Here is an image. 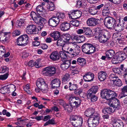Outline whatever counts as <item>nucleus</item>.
I'll list each match as a JSON object with an SVG mask.
<instances>
[{
	"label": "nucleus",
	"instance_id": "obj_1",
	"mask_svg": "<svg viewBox=\"0 0 127 127\" xmlns=\"http://www.w3.org/2000/svg\"><path fill=\"white\" fill-rule=\"evenodd\" d=\"M84 114L86 116L90 117L88 121L89 127H95L98 125L100 117L99 114L95 112L94 109L91 108L87 109Z\"/></svg>",
	"mask_w": 127,
	"mask_h": 127
},
{
	"label": "nucleus",
	"instance_id": "obj_2",
	"mask_svg": "<svg viewBox=\"0 0 127 127\" xmlns=\"http://www.w3.org/2000/svg\"><path fill=\"white\" fill-rule=\"evenodd\" d=\"M95 35L98 38L99 42L105 43L111 37L109 32L106 30H101L99 28H96L94 30Z\"/></svg>",
	"mask_w": 127,
	"mask_h": 127
},
{
	"label": "nucleus",
	"instance_id": "obj_3",
	"mask_svg": "<svg viewBox=\"0 0 127 127\" xmlns=\"http://www.w3.org/2000/svg\"><path fill=\"white\" fill-rule=\"evenodd\" d=\"M98 88L97 86H93L87 91V97L88 99L90 100L91 102L96 101L97 100V97L95 94L98 90Z\"/></svg>",
	"mask_w": 127,
	"mask_h": 127
},
{
	"label": "nucleus",
	"instance_id": "obj_4",
	"mask_svg": "<svg viewBox=\"0 0 127 127\" xmlns=\"http://www.w3.org/2000/svg\"><path fill=\"white\" fill-rule=\"evenodd\" d=\"M101 96L102 98L107 100H111L117 96L116 93L110 90L104 89L101 92Z\"/></svg>",
	"mask_w": 127,
	"mask_h": 127
},
{
	"label": "nucleus",
	"instance_id": "obj_5",
	"mask_svg": "<svg viewBox=\"0 0 127 127\" xmlns=\"http://www.w3.org/2000/svg\"><path fill=\"white\" fill-rule=\"evenodd\" d=\"M36 85L43 93L47 91L48 85L42 78H40L37 80Z\"/></svg>",
	"mask_w": 127,
	"mask_h": 127
},
{
	"label": "nucleus",
	"instance_id": "obj_6",
	"mask_svg": "<svg viewBox=\"0 0 127 127\" xmlns=\"http://www.w3.org/2000/svg\"><path fill=\"white\" fill-rule=\"evenodd\" d=\"M104 24L107 28L110 29L116 24L115 20L113 18L108 17H106L104 21Z\"/></svg>",
	"mask_w": 127,
	"mask_h": 127
},
{
	"label": "nucleus",
	"instance_id": "obj_7",
	"mask_svg": "<svg viewBox=\"0 0 127 127\" xmlns=\"http://www.w3.org/2000/svg\"><path fill=\"white\" fill-rule=\"evenodd\" d=\"M56 68L54 67L49 66L43 68L42 72L45 76H52L56 73Z\"/></svg>",
	"mask_w": 127,
	"mask_h": 127
},
{
	"label": "nucleus",
	"instance_id": "obj_8",
	"mask_svg": "<svg viewBox=\"0 0 127 127\" xmlns=\"http://www.w3.org/2000/svg\"><path fill=\"white\" fill-rule=\"evenodd\" d=\"M28 39V36L27 34L19 36L16 41L18 45L19 46L26 45L28 43L27 41Z\"/></svg>",
	"mask_w": 127,
	"mask_h": 127
},
{
	"label": "nucleus",
	"instance_id": "obj_9",
	"mask_svg": "<svg viewBox=\"0 0 127 127\" xmlns=\"http://www.w3.org/2000/svg\"><path fill=\"white\" fill-rule=\"evenodd\" d=\"M14 89V91L16 90V87L13 84L7 85L3 87L0 89V93L2 94H5L6 93H9L10 90L13 91Z\"/></svg>",
	"mask_w": 127,
	"mask_h": 127
},
{
	"label": "nucleus",
	"instance_id": "obj_10",
	"mask_svg": "<svg viewBox=\"0 0 127 127\" xmlns=\"http://www.w3.org/2000/svg\"><path fill=\"white\" fill-rule=\"evenodd\" d=\"M26 31L29 34L38 33V31L37 30L36 26L33 24L28 25L27 27Z\"/></svg>",
	"mask_w": 127,
	"mask_h": 127
},
{
	"label": "nucleus",
	"instance_id": "obj_11",
	"mask_svg": "<svg viewBox=\"0 0 127 127\" xmlns=\"http://www.w3.org/2000/svg\"><path fill=\"white\" fill-rule=\"evenodd\" d=\"M82 14V12L77 10H73L70 11L68 15L70 18L73 19H77L79 18Z\"/></svg>",
	"mask_w": 127,
	"mask_h": 127
},
{
	"label": "nucleus",
	"instance_id": "obj_12",
	"mask_svg": "<svg viewBox=\"0 0 127 127\" xmlns=\"http://www.w3.org/2000/svg\"><path fill=\"white\" fill-rule=\"evenodd\" d=\"M100 20L99 19L94 17L89 18L87 21L88 25L91 26H94L98 24Z\"/></svg>",
	"mask_w": 127,
	"mask_h": 127
},
{
	"label": "nucleus",
	"instance_id": "obj_13",
	"mask_svg": "<svg viewBox=\"0 0 127 127\" xmlns=\"http://www.w3.org/2000/svg\"><path fill=\"white\" fill-rule=\"evenodd\" d=\"M111 100L112 102V103H111V105L112 107L115 108L116 110H118L121 108L120 101L118 99L114 97Z\"/></svg>",
	"mask_w": 127,
	"mask_h": 127
},
{
	"label": "nucleus",
	"instance_id": "obj_14",
	"mask_svg": "<svg viewBox=\"0 0 127 127\" xmlns=\"http://www.w3.org/2000/svg\"><path fill=\"white\" fill-rule=\"evenodd\" d=\"M48 23L50 26L53 27H55L59 23V20L55 17H52L49 19Z\"/></svg>",
	"mask_w": 127,
	"mask_h": 127
},
{
	"label": "nucleus",
	"instance_id": "obj_15",
	"mask_svg": "<svg viewBox=\"0 0 127 127\" xmlns=\"http://www.w3.org/2000/svg\"><path fill=\"white\" fill-rule=\"evenodd\" d=\"M60 51H56L52 52L49 56L50 59L53 61H57L59 60L60 59Z\"/></svg>",
	"mask_w": 127,
	"mask_h": 127
},
{
	"label": "nucleus",
	"instance_id": "obj_16",
	"mask_svg": "<svg viewBox=\"0 0 127 127\" xmlns=\"http://www.w3.org/2000/svg\"><path fill=\"white\" fill-rule=\"evenodd\" d=\"M94 73L88 72L83 76V79L85 81L90 82L93 80L94 78Z\"/></svg>",
	"mask_w": 127,
	"mask_h": 127
},
{
	"label": "nucleus",
	"instance_id": "obj_17",
	"mask_svg": "<svg viewBox=\"0 0 127 127\" xmlns=\"http://www.w3.org/2000/svg\"><path fill=\"white\" fill-rule=\"evenodd\" d=\"M127 56V54L124 51H120L117 53L116 55L114 56V58L116 60L120 59V58H122L123 60H125Z\"/></svg>",
	"mask_w": 127,
	"mask_h": 127
},
{
	"label": "nucleus",
	"instance_id": "obj_18",
	"mask_svg": "<svg viewBox=\"0 0 127 127\" xmlns=\"http://www.w3.org/2000/svg\"><path fill=\"white\" fill-rule=\"evenodd\" d=\"M107 77V74L105 71H102L98 73V78L100 81H104Z\"/></svg>",
	"mask_w": 127,
	"mask_h": 127
},
{
	"label": "nucleus",
	"instance_id": "obj_19",
	"mask_svg": "<svg viewBox=\"0 0 127 127\" xmlns=\"http://www.w3.org/2000/svg\"><path fill=\"white\" fill-rule=\"evenodd\" d=\"M30 16L35 23L37 24H38L39 22L41 17V16L39 15V14L37 15L35 13L33 12H31Z\"/></svg>",
	"mask_w": 127,
	"mask_h": 127
},
{
	"label": "nucleus",
	"instance_id": "obj_20",
	"mask_svg": "<svg viewBox=\"0 0 127 127\" xmlns=\"http://www.w3.org/2000/svg\"><path fill=\"white\" fill-rule=\"evenodd\" d=\"M61 81L58 79H55L52 80L51 82V87L53 88L59 87Z\"/></svg>",
	"mask_w": 127,
	"mask_h": 127
},
{
	"label": "nucleus",
	"instance_id": "obj_21",
	"mask_svg": "<svg viewBox=\"0 0 127 127\" xmlns=\"http://www.w3.org/2000/svg\"><path fill=\"white\" fill-rule=\"evenodd\" d=\"M63 64L61 65V67L63 70H65L69 67L70 65L71 61L70 60L63 61Z\"/></svg>",
	"mask_w": 127,
	"mask_h": 127
},
{
	"label": "nucleus",
	"instance_id": "obj_22",
	"mask_svg": "<svg viewBox=\"0 0 127 127\" xmlns=\"http://www.w3.org/2000/svg\"><path fill=\"white\" fill-rule=\"evenodd\" d=\"M70 25L68 23L64 22L62 23L60 26L61 30L64 31L68 30L70 28Z\"/></svg>",
	"mask_w": 127,
	"mask_h": 127
},
{
	"label": "nucleus",
	"instance_id": "obj_23",
	"mask_svg": "<svg viewBox=\"0 0 127 127\" xmlns=\"http://www.w3.org/2000/svg\"><path fill=\"white\" fill-rule=\"evenodd\" d=\"M115 53V51L112 49L108 50L106 51L105 53L106 57L108 60H110L113 58L115 56H114Z\"/></svg>",
	"mask_w": 127,
	"mask_h": 127
},
{
	"label": "nucleus",
	"instance_id": "obj_24",
	"mask_svg": "<svg viewBox=\"0 0 127 127\" xmlns=\"http://www.w3.org/2000/svg\"><path fill=\"white\" fill-rule=\"evenodd\" d=\"M91 46V44L89 43H86L84 44L82 46V51L85 53L87 54L89 49Z\"/></svg>",
	"mask_w": 127,
	"mask_h": 127
},
{
	"label": "nucleus",
	"instance_id": "obj_25",
	"mask_svg": "<svg viewBox=\"0 0 127 127\" xmlns=\"http://www.w3.org/2000/svg\"><path fill=\"white\" fill-rule=\"evenodd\" d=\"M73 100L74 102H72V105L77 108L80 105L81 103V100L80 98L77 97L74 98Z\"/></svg>",
	"mask_w": 127,
	"mask_h": 127
},
{
	"label": "nucleus",
	"instance_id": "obj_26",
	"mask_svg": "<svg viewBox=\"0 0 127 127\" xmlns=\"http://www.w3.org/2000/svg\"><path fill=\"white\" fill-rule=\"evenodd\" d=\"M50 36L53 38L54 40H57L60 38L61 36L60 32L57 31H55L50 34Z\"/></svg>",
	"mask_w": 127,
	"mask_h": 127
},
{
	"label": "nucleus",
	"instance_id": "obj_27",
	"mask_svg": "<svg viewBox=\"0 0 127 127\" xmlns=\"http://www.w3.org/2000/svg\"><path fill=\"white\" fill-rule=\"evenodd\" d=\"M77 63L82 66L85 65L86 62L85 59L82 58H79L77 59Z\"/></svg>",
	"mask_w": 127,
	"mask_h": 127
},
{
	"label": "nucleus",
	"instance_id": "obj_28",
	"mask_svg": "<svg viewBox=\"0 0 127 127\" xmlns=\"http://www.w3.org/2000/svg\"><path fill=\"white\" fill-rule=\"evenodd\" d=\"M36 9L37 12H39L40 13V14H43L46 12L45 9L43 6L39 5L36 7Z\"/></svg>",
	"mask_w": 127,
	"mask_h": 127
},
{
	"label": "nucleus",
	"instance_id": "obj_29",
	"mask_svg": "<svg viewBox=\"0 0 127 127\" xmlns=\"http://www.w3.org/2000/svg\"><path fill=\"white\" fill-rule=\"evenodd\" d=\"M113 125L114 127H123L124 124L123 122L119 120H117L113 122Z\"/></svg>",
	"mask_w": 127,
	"mask_h": 127
},
{
	"label": "nucleus",
	"instance_id": "obj_30",
	"mask_svg": "<svg viewBox=\"0 0 127 127\" xmlns=\"http://www.w3.org/2000/svg\"><path fill=\"white\" fill-rule=\"evenodd\" d=\"M122 92L120 95L121 98H122L127 95V86H125L121 89Z\"/></svg>",
	"mask_w": 127,
	"mask_h": 127
},
{
	"label": "nucleus",
	"instance_id": "obj_31",
	"mask_svg": "<svg viewBox=\"0 0 127 127\" xmlns=\"http://www.w3.org/2000/svg\"><path fill=\"white\" fill-rule=\"evenodd\" d=\"M81 118V117L76 115H72L70 118V119L71 121V123L72 125L74 124V123L76 122L77 120Z\"/></svg>",
	"mask_w": 127,
	"mask_h": 127
},
{
	"label": "nucleus",
	"instance_id": "obj_32",
	"mask_svg": "<svg viewBox=\"0 0 127 127\" xmlns=\"http://www.w3.org/2000/svg\"><path fill=\"white\" fill-rule=\"evenodd\" d=\"M72 102L71 103V104L70 105H68L67 104H64L63 107L65 110H67L69 112H71L72 109V108L74 107H75L74 106H73L72 105Z\"/></svg>",
	"mask_w": 127,
	"mask_h": 127
},
{
	"label": "nucleus",
	"instance_id": "obj_33",
	"mask_svg": "<svg viewBox=\"0 0 127 127\" xmlns=\"http://www.w3.org/2000/svg\"><path fill=\"white\" fill-rule=\"evenodd\" d=\"M83 123V120L82 118H81L78 120H77L76 122L74 123L72 125L75 127H81Z\"/></svg>",
	"mask_w": 127,
	"mask_h": 127
},
{
	"label": "nucleus",
	"instance_id": "obj_34",
	"mask_svg": "<svg viewBox=\"0 0 127 127\" xmlns=\"http://www.w3.org/2000/svg\"><path fill=\"white\" fill-rule=\"evenodd\" d=\"M89 12L92 15L96 14L97 12L95 7V6H93L89 8Z\"/></svg>",
	"mask_w": 127,
	"mask_h": 127
},
{
	"label": "nucleus",
	"instance_id": "obj_35",
	"mask_svg": "<svg viewBox=\"0 0 127 127\" xmlns=\"http://www.w3.org/2000/svg\"><path fill=\"white\" fill-rule=\"evenodd\" d=\"M69 84V89L71 91L73 90L75 91L77 88V85L76 84H74L73 82H69L68 84Z\"/></svg>",
	"mask_w": 127,
	"mask_h": 127
},
{
	"label": "nucleus",
	"instance_id": "obj_36",
	"mask_svg": "<svg viewBox=\"0 0 127 127\" xmlns=\"http://www.w3.org/2000/svg\"><path fill=\"white\" fill-rule=\"evenodd\" d=\"M113 27L115 30L117 32H120L123 30L122 26L119 24L117 25L116 24L114 25Z\"/></svg>",
	"mask_w": 127,
	"mask_h": 127
},
{
	"label": "nucleus",
	"instance_id": "obj_37",
	"mask_svg": "<svg viewBox=\"0 0 127 127\" xmlns=\"http://www.w3.org/2000/svg\"><path fill=\"white\" fill-rule=\"evenodd\" d=\"M63 36L64 38V40L66 43L69 42L71 38V36L70 34L67 33L63 34Z\"/></svg>",
	"mask_w": 127,
	"mask_h": 127
},
{
	"label": "nucleus",
	"instance_id": "obj_38",
	"mask_svg": "<svg viewBox=\"0 0 127 127\" xmlns=\"http://www.w3.org/2000/svg\"><path fill=\"white\" fill-rule=\"evenodd\" d=\"M58 18L59 20V22L61 20V19H63L65 17V15L63 13L58 12L56 14V16L55 17Z\"/></svg>",
	"mask_w": 127,
	"mask_h": 127
},
{
	"label": "nucleus",
	"instance_id": "obj_39",
	"mask_svg": "<svg viewBox=\"0 0 127 127\" xmlns=\"http://www.w3.org/2000/svg\"><path fill=\"white\" fill-rule=\"evenodd\" d=\"M109 78L110 80L112 81L113 83L118 78V77L115 73L110 74Z\"/></svg>",
	"mask_w": 127,
	"mask_h": 127
},
{
	"label": "nucleus",
	"instance_id": "obj_40",
	"mask_svg": "<svg viewBox=\"0 0 127 127\" xmlns=\"http://www.w3.org/2000/svg\"><path fill=\"white\" fill-rule=\"evenodd\" d=\"M67 51H65V52L69 54V56L71 57H74V55H76L74 54V53L73 49L72 48H68L67 49Z\"/></svg>",
	"mask_w": 127,
	"mask_h": 127
},
{
	"label": "nucleus",
	"instance_id": "obj_41",
	"mask_svg": "<svg viewBox=\"0 0 127 127\" xmlns=\"http://www.w3.org/2000/svg\"><path fill=\"white\" fill-rule=\"evenodd\" d=\"M60 57L62 58V61H66L67 56L66 53H64L63 51H60Z\"/></svg>",
	"mask_w": 127,
	"mask_h": 127
},
{
	"label": "nucleus",
	"instance_id": "obj_42",
	"mask_svg": "<svg viewBox=\"0 0 127 127\" xmlns=\"http://www.w3.org/2000/svg\"><path fill=\"white\" fill-rule=\"evenodd\" d=\"M84 32L86 35L91 36L92 35V31L90 28L84 27Z\"/></svg>",
	"mask_w": 127,
	"mask_h": 127
},
{
	"label": "nucleus",
	"instance_id": "obj_43",
	"mask_svg": "<svg viewBox=\"0 0 127 127\" xmlns=\"http://www.w3.org/2000/svg\"><path fill=\"white\" fill-rule=\"evenodd\" d=\"M57 45L59 46H62L63 47L65 45L66 43L64 40L60 38L57 40Z\"/></svg>",
	"mask_w": 127,
	"mask_h": 127
},
{
	"label": "nucleus",
	"instance_id": "obj_44",
	"mask_svg": "<svg viewBox=\"0 0 127 127\" xmlns=\"http://www.w3.org/2000/svg\"><path fill=\"white\" fill-rule=\"evenodd\" d=\"M5 36V34L4 33H1L0 34V41L3 43L5 42L7 40Z\"/></svg>",
	"mask_w": 127,
	"mask_h": 127
},
{
	"label": "nucleus",
	"instance_id": "obj_45",
	"mask_svg": "<svg viewBox=\"0 0 127 127\" xmlns=\"http://www.w3.org/2000/svg\"><path fill=\"white\" fill-rule=\"evenodd\" d=\"M70 76L69 74L68 73H66L62 78V81L63 83H65L68 80Z\"/></svg>",
	"mask_w": 127,
	"mask_h": 127
},
{
	"label": "nucleus",
	"instance_id": "obj_46",
	"mask_svg": "<svg viewBox=\"0 0 127 127\" xmlns=\"http://www.w3.org/2000/svg\"><path fill=\"white\" fill-rule=\"evenodd\" d=\"M47 8L49 10L51 11L54 10L55 9L54 3L51 1L48 4V6Z\"/></svg>",
	"mask_w": 127,
	"mask_h": 127
},
{
	"label": "nucleus",
	"instance_id": "obj_47",
	"mask_svg": "<svg viewBox=\"0 0 127 127\" xmlns=\"http://www.w3.org/2000/svg\"><path fill=\"white\" fill-rule=\"evenodd\" d=\"M113 83L116 86L118 87H121L122 85V81L119 78Z\"/></svg>",
	"mask_w": 127,
	"mask_h": 127
},
{
	"label": "nucleus",
	"instance_id": "obj_48",
	"mask_svg": "<svg viewBox=\"0 0 127 127\" xmlns=\"http://www.w3.org/2000/svg\"><path fill=\"white\" fill-rule=\"evenodd\" d=\"M91 45L89 49L87 54H90L94 53L95 51V47L92 44Z\"/></svg>",
	"mask_w": 127,
	"mask_h": 127
},
{
	"label": "nucleus",
	"instance_id": "obj_49",
	"mask_svg": "<svg viewBox=\"0 0 127 127\" xmlns=\"http://www.w3.org/2000/svg\"><path fill=\"white\" fill-rule=\"evenodd\" d=\"M9 68L5 66H3L0 69V72L4 73L5 72L8 73Z\"/></svg>",
	"mask_w": 127,
	"mask_h": 127
},
{
	"label": "nucleus",
	"instance_id": "obj_50",
	"mask_svg": "<svg viewBox=\"0 0 127 127\" xmlns=\"http://www.w3.org/2000/svg\"><path fill=\"white\" fill-rule=\"evenodd\" d=\"M80 22L77 20L72 21L70 22V23L73 26L75 27H78L79 25Z\"/></svg>",
	"mask_w": 127,
	"mask_h": 127
},
{
	"label": "nucleus",
	"instance_id": "obj_51",
	"mask_svg": "<svg viewBox=\"0 0 127 127\" xmlns=\"http://www.w3.org/2000/svg\"><path fill=\"white\" fill-rule=\"evenodd\" d=\"M9 75L8 73H6L0 75V80H4L6 79L8 77Z\"/></svg>",
	"mask_w": 127,
	"mask_h": 127
},
{
	"label": "nucleus",
	"instance_id": "obj_52",
	"mask_svg": "<svg viewBox=\"0 0 127 127\" xmlns=\"http://www.w3.org/2000/svg\"><path fill=\"white\" fill-rule=\"evenodd\" d=\"M83 90L82 89H78L75 90L74 91V93L77 95H79L83 93Z\"/></svg>",
	"mask_w": 127,
	"mask_h": 127
},
{
	"label": "nucleus",
	"instance_id": "obj_53",
	"mask_svg": "<svg viewBox=\"0 0 127 127\" xmlns=\"http://www.w3.org/2000/svg\"><path fill=\"white\" fill-rule=\"evenodd\" d=\"M110 12L108 10L104 9L102 10V14L104 16H108L109 15Z\"/></svg>",
	"mask_w": 127,
	"mask_h": 127
},
{
	"label": "nucleus",
	"instance_id": "obj_54",
	"mask_svg": "<svg viewBox=\"0 0 127 127\" xmlns=\"http://www.w3.org/2000/svg\"><path fill=\"white\" fill-rule=\"evenodd\" d=\"M102 112L105 114H110V110L109 109V107L105 108L102 110Z\"/></svg>",
	"mask_w": 127,
	"mask_h": 127
},
{
	"label": "nucleus",
	"instance_id": "obj_55",
	"mask_svg": "<svg viewBox=\"0 0 127 127\" xmlns=\"http://www.w3.org/2000/svg\"><path fill=\"white\" fill-rule=\"evenodd\" d=\"M38 28H37V30L38 31V32L41 30L43 27V25L42 23H38Z\"/></svg>",
	"mask_w": 127,
	"mask_h": 127
},
{
	"label": "nucleus",
	"instance_id": "obj_56",
	"mask_svg": "<svg viewBox=\"0 0 127 127\" xmlns=\"http://www.w3.org/2000/svg\"><path fill=\"white\" fill-rule=\"evenodd\" d=\"M71 38L72 40L73 41H77L79 39V37L77 35H73L71 36Z\"/></svg>",
	"mask_w": 127,
	"mask_h": 127
},
{
	"label": "nucleus",
	"instance_id": "obj_57",
	"mask_svg": "<svg viewBox=\"0 0 127 127\" xmlns=\"http://www.w3.org/2000/svg\"><path fill=\"white\" fill-rule=\"evenodd\" d=\"M112 70L115 73L120 74L121 73V71L120 68H114Z\"/></svg>",
	"mask_w": 127,
	"mask_h": 127
},
{
	"label": "nucleus",
	"instance_id": "obj_58",
	"mask_svg": "<svg viewBox=\"0 0 127 127\" xmlns=\"http://www.w3.org/2000/svg\"><path fill=\"white\" fill-rule=\"evenodd\" d=\"M40 60H37L35 61L34 62V66H35L36 68H38L39 67V62Z\"/></svg>",
	"mask_w": 127,
	"mask_h": 127
},
{
	"label": "nucleus",
	"instance_id": "obj_59",
	"mask_svg": "<svg viewBox=\"0 0 127 127\" xmlns=\"http://www.w3.org/2000/svg\"><path fill=\"white\" fill-rule=\"evenodd\" d=\"M84 27H83L82 29H80L77 31V32L79 34L83 33L84 32Z\"/></svg>",
	"mask_w": 127,
	"mask_h": 127
},
{
	"label": "nucleus",
	"instance_id": "obj_60",
	"mask_svg": "<svg viewBox=\"0 0 127 127\" xmlns=\"http://www.w3.org/2000/svg\"><path fill=\"white\" fill-rule=\"evenodd\" d=\"M121 35V34L120 32H117L115 33L113 35V37L114 38H116L119 37Z\"/></svg>",
	"mask_w": 127,
	"mask_h": 127
},
{
	"label": "nucleus",
	"instance_id": "obj_61",
	"mask_svg": "<svg viewBox=\"0 0 127 127\" xmlns=\"http://www.w3.org/2000/svg\"><path fill=\"white\" fill-rule=\"evenodd\" d=\"M29 89V86L28 85H27L24 88V90L29 93H30V92Z\"/></svg>",
	"mask_w": 127,
	"mask_h": 127
},
{
	"label": "nucleus",
	"instance_id": "obj_62",
	"mask_svg": "<svg viewBox=\"0 0 127 127\" xmlns=\"http://www.w3.org/2000/svg\"><path fill=\"white\" fill-rule=\"evenodd\" d=\"M34 62L32 60H31L28 63V66L32 67L34 66Z\"/></svg>",
	"mask_w": 127,
	"mask_h": 127
},
{
	"label": "nucleus",
	"instance_id": "obj_63",
	"mask_svg": "<svg viewBox=\"0 0 127 127\" xmlns=\"http://www.w3.org/2000/svg\"><path fill=\"white\" fill-rule=\"evenodd\" d=\"M40 44V42L37 40H35L32 42V45L34 46H38Z\"/></svg>",
	"mask_w": 127,
	"mask_h": 127
},
{
	"label": "nucleus",
	"instance_id": "obj_64",
	"mask_svg": "<svg viewBox=\"0 0 127 127\" xmlns=\"http://www.w3.org/2000/svg\"><path fill=\"white\" fill-rule=\"evenodd\" d=\"M109 1L113 3L118 4L120 2L121 0H109Z\"/></svg>",
	"mask_w": 127,
	"mask_h": 127
}]
</instances>
